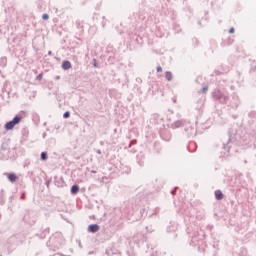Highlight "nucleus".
Segmentation results:
<instances>
[{
  "label": "nucleus",
  "mask_w": 256,
  "mask_h": 256,
  "mask_svg": "<svg viewBox=\"0 0 256 256\" xmlns=\"http://www.w3.org/2000/svg\"><path fill=\"white\" fill-rule=\"evenodd\" d=\"M215 198L217 199V201H221V199H223V192H221V190H216Z\"/></svg>",
  "instance_id": "20e7f679"
},
{
  "label": "nucleus",
  "mask_w": 256,
  "mask_h": 256,
  "mask_svg": "<svg viewBox=\"0 0 256 256\" xmlns=\"http://www.w3.org/2000/svg\"><path fill=\"white\" fill-rule=\"evenodd\" d=\"M41 159H42V161H47V152L41 153Z\"/></svg>",
  "instance_id": "6e6552de"
},
{
  "label": "nucleus",
  "mask_w": 256,
  "mask_h": 256,
  "mask_svg": "<svg viewBox=\"0 0 256 256\" xmlns=\"http://www.w3.org/2000/svg\"><path fill=\"white\" fill-rule=\"evenodd\" d=\"M70 115L71 114L69 112H65L64 113V119H69Z\"/></svg>",
  "instance_id": "9d476101"
},
{
  "label": "nucleus",
  "mask_w": 256,
  "mask_h": 256,
  "mask_svg": "<svg viewBox=\"0 0 256 256\" xmlns=\"http://www.w3.org/2000/svg\"><path fill=\"white\" fill-rule=\"evenodd\" d=\"M229 33H235V29H234V28H231V29L229 30Z\"/></svg>",
  "instance_id": "ddd939ff"
},
{
  "label": "nucleus",
  "mask_w": 256,
  "mask_h": 256,
  "mask_svg": "<svg viewBox=\"0 0 256 256\" xmlns=\"http://www.w3.org/2000/svg\"><path fill=\"white\" fill-rule=\"evenodd\" d=\"M42 19H43L44 21H47V19H49V15H48V14H43V15H42Z\"/></svg>",
  "instance_id": "1a4fd4ad"
},
{
  "label": "nucleus",
  "mask_w": 256,
  "mask_h": 256,
  "mask_svg": "<svg viewBox=\"0 0 256 256\" xmlns=\"http://www.w3.org/2000/svg\"><path fill=\"white\" fill-rule=\"evenodd\" d=\"M62 69H64V71H67V70L71 69V62H69V61H64V62L62 63Z\"/></svg>",
  "instance_id": "7ed1b4c3"
},
{
  "label": "nucleus",
  "mask_w": 256,
  "mask_h": 256,
  "mask_svg": "<svg viewBox=\"0 0 256 256\" xmlns=\"http://www.w3.org/2000/svg\"><path fill=\"white\" fill-rule=\"evenodd\" d=\"M165 77H166L167 81H171V79H173V74H171V72H166Z\"/></svg>",
  "instance_id": "0eeeda50"
},
{
  "label": "nucleus",
  "mask_w": 256,
  "mask_h": 256,
  "mask_svg": "<svg viewBox=\"0 0 256 256\" xmlns=\"http://www.w3.org/2000/svg\"><path fill=\"white\" fill-rule=\"evenodd\" d=\"M71 193H72L73 195L79 193V186L73 185L72 188H71Z\"/></svg>",
  "instance_id": "423d86ee"
},
{
  "label": "nucleus",
  "mask_w": 256,
  "mask_h": 256,
  "mask_svg": "<svg viewBox=\"0 0 256 256\" xmlns=\"http://www.w3.org/2000/svg\"><path fill=\"white\" fill-rule=\"evenodd\" d=\"M8 179L11 183H15V181H17V175H15V173H11L8 175Z\"/></svg>",
  "instance_id": "39448f33"
},
{
  "label": "nucleus",
  "mask_w": 256,
  "mask_h": 256,
  "mask_svg": "<svg viewBox=\"0 0 256 256\" xmlns=\"http://www.w3.org/2000/svg\"><path fill=\"white\" fill-rule=\"evenodd\" d=\"M88 231L90 233H97V231H99V225L97 224H91L88 226Z\"/></svg>",
  "instance_id": "f03ea898"
},
{
  "label": "nucleus",
  "mask_w": 256,
  "mask_h": 256,
  "mask_svg": "<svg viewBox=\"0 0 256 256\" xmlns=\"http://www.w3.org/2000/svg\"><path fill=\"white\" fill-rule=\"evenodd\" d=\"M161 71H163V68H161V66H158V67H157V72H158V73H161Z\"/></svg>",
  "instance_id": "9b49d317"
},
{
  "label": "nucleus",
  "mask_w": 256,
  "mask_h": 256,
  "mask_svg": "<svg viewBox=\"0 0 256 256\" xmlns=\"http://www.w3.org/2000/svg\"><path fill=\"white\" fill-rule=\"evenodd\" d=\"M206 91H208V87L207 86L202 88V93H205Z\"/></svg>",
  "instance_id": "f8f14e48"
},
{
  "label": "nucleus",
  "mask_w": 256,
  "mask_h": 256,
  "mask_svg": "<svg viewBox=\"0 0 256 256\" xmlns=\"http://www.w3.org/2000/svg\"><path fill=\"white\" fill-rule=\"evenodd\" d=\"M19 123H21V117L16 116L12 121L5 124V129L11 131V129H13L15 125H19Z\"/></svg>",
  "instance_id": "f257e3e1"
}]
</instances>
